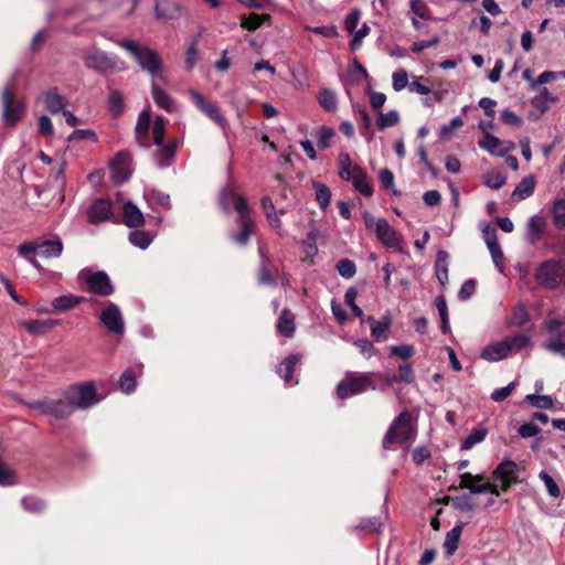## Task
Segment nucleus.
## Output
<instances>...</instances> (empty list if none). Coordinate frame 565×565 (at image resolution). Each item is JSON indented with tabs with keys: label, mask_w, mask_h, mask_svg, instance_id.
I'll use <instances>...</instances> for the list:
<instances>
[{
	"label": "nucleus",
	"mask_w": 565,
	"mask_h": 565,
	"mask_svg": "<svg viewBox=\"0 0 565 565\" xmlns=\"http://www.w3.org/2000/svg\"><path fill=\"white\" fill-rule=\"evenodd\" d=\"M375 233L377 238L387 247H395L399 243L397 232L388 224L387 220L380 217L375 224Z\"/></svg>",
	"instance_id": "f3484780"
},
{
	"label": "nucleus",
	"mask_w": 565,
	"mask_h": 565,
	"mask_svg": "<svg viewBox=\"0 0 565 565\" xmlns=\"http://www.w3.org/2000/svg\"><path fill=\"white\" fill-rule=\"evenodd\" d=\"M41 98L43 99L46 110L51 114L63 111L67 105L66 97L60 94L56 88L43 93Z\"/></svg>",
	"instance_id": "aec40b11"
},
{
	"label": "nucleus",
	"mask_w": 565,
	"mask_h": 565,
	"mask_svg": "<svg viewBox=\"0 0 565 565\" xmlns=\"http://www.w3.org/2000/svg\"><path fill=\"white\" fill-rule=\"evenodd\" d=\"M542 348L551 353L565 358V341L545 340L542 343Z\"/></svg>",
	"instance_id": "774afa93"
},
{
	"label": "nucleus",
	"mask_w": 565,
	"mask_h": 565,
	"mask_svg": "<svg viewBox=\"0 0 565 565\" xmlns=\"http://www.w3.org/2000/svg\"><path fill=\"white\" fill-rule=\"evenodd\" d=\"M124 223L128 227L141 226L145 222L142 212L131 202H127L122 206Z\"/></svg>",
	"instance_id": "c85d7f7f"
},
{
	"label": "nucleus",
	"mask_w": 565,
	"mask_h": 565,
	"mask_svg": "<svg viewBox=\"0 0 565 565\" xmlns=\"http://www.w3.org/2000/svg\"><path fill=\"white\" fill-rule=\"evenodd\" d=\"M22 507L25 511L32 512V513H40L44 510L45 504L44 502L35 497H25L22 499Z\"/></svg>",
	"instance_id": "338daca9"
},
{
	"label": "nucleus",
	"mask_w": 565,
	"mask_h": 565,
	"mask_svg": "<svg viewBox=\"0 0 565 565\" xmlns=\"http://www.w3.org/2000/svg\"><path fill=\"white\" fill-rule=\"evenodd\" d=\"M479 147L492 156L503 157L510 149L494 135L486 132L479 140Z\"/></svg>",
	"instance_id": "393cba45"
},
{
	"label": "nucleus",
	"mask_w": 565,
	"mask_h": 565,
	"mask_svg": "<svg viewBox=\"0 0 565 565\" xmlns=\"http://www.w3.org/2000/svg\"><path fill=\"white\" fill-rule=\"evenodd\" d=\"M99 320L103 326L111 333H125V320L119 307L114 302H108L100 311Z\"/></svg>",
	"instance_id": "9b49d317"
},
{
	"label": "nucleus",
	"mask_w": 565,
	"mask_h": 565,
	"mask_svg": "<svg viewBox=\"0 0 565 565\" xmlns=\"http://www.w3.org/2000/svg\"><path fill=\"white\" fill-rule=\"evenodd\" d=\"M199 49H198V39L193 40L185 52L184 57V67L186 71H192L198 62Z\"/></svg>",
	"instance_id": "6e6d98bb"
},
{
	"label": "nucleus",
	"mask_w": 565,
	"mask_h": 565,
	"mask_svg": "<svg viewBox=\"0 0 565 565\" xmlns=\"http://www.w3.org/2000/svg\"><path fill=\"white\" fill-rule=\"evenodd\" d=\"M2 118L6 122L14 126L22 117L24 111V105L21 102H17L13 97L12 88L6 86L2 95Z\"/></svg>",
	"instance_id": "f8f14e48"
},
{
	"label": "nucleus",
	"mask_w": 565,
	"mask_h": 565,
	"mask_svg": "<svg viewBox=\"0 0 565 565\" xmlns=\"http://www.w3.org/2000/svg\"><path fill=\"white\" fill-rule=\"evenodd\" d=\"M338 167L339 177L344 181H349L350 178H352V174H354V170L360 168L359 166L352 163V160L347 152H340L338 157Z\"/></svg>",
	"instance_id": "e433bc0d"
},
{
	"label": "nucleus",
	"mask_w": 565,
	"mask_h": 565,
	"mask_svg": "<svg viewBox=\"0 0 565 565\" xmlns=\"http://www.w3.org/2000/svg\"><path fill=\"white\" fill-rule=\"evenodd\" d=\"M545 220L541 215H533L529 218L526 226V239L534 244L543 234Z\"/></svg>",
	"instance_id": "473e14b6"
},
{
	"label": "nucleus",
	"mask_w": 565,
	"mask_h": 565,
	"mask_svg": "<svg viewBox=\"0 0 565 565\" xmlns=\"http://www.w3.org/2000/svg\"><path fill=\"white\" fill-rule=\"evenodd\" d=\"M415 380V374L412 364L404 363L398 366L397 375L394 377L396 382L411 384Z\"/></svg>",
	"instance_id": "680f3d73"
},
{
	"label": "nucleus",
	"mask_w": 565,
	"mask_h": 565,
	"mask_svg": "<svg viewBox=\"0 0 565 565\" xmlns=\"http://www.w3.org/2000/svg\"><path fill=\"white\" fill-rule=\"evenodd\" d=\"M556 100L547 88H542L541 92L534 96L531 100L532 106L537 109L541 114H544L552 103Z\"/></svg>",
	"instance_id": "a19ab883"
},
{
	"label": "nucleus",
	"mask_w": 565,
	"mask_h": 565,
	"mask_svg": "<svg viewBox=\"0 0 565 565\" xmlns=\"http://www.w3.org/2000/svg\"><path fill=\"white\" fill-rule=\"evenodd\" d=\"M318 102L320 104V106L329 111V113H334L338 108V98H337V94L329 89V88H322L319 93H318Z\"/></svg>",
	"instance_id": "ea45409f"
},
{
	"label": "nucleus",
	"mask_w": 565,
	"mask_h": 565,
	"mask_svg": "<svg viewBox=\"0 0 565 565\" xmlns=\"http://www.w3.org/2000/svg\"><path fill=\"white\" fill-rule=\"evenodd\" d=\"M20 324L31 334L35 337L44 335L53 328L61 324V320L46 319V320H22Z\"/></svg>",
	"instance_id": "a211bd4d"
},
{
	"label": "nucleus",
	"mask_w": 565,
	"mask_h": 565,
	"mask_svg": "<svg viewBox=\"0 0 565 565\" xmlns=\"http://www.w3.org/2000/svg\"><path fill=\"white\" fill-rule=\"evenodd\" d=\"M416 437V428L409 412H402L391 424L383 438V448L390 449L393 445H404Z\"/></svg>",
	"instance_id": "20e7f679"
},
{
	"label": "nucleus",
	"mask_w": 565,
	"mask_h": 565,
	"mask_svg": "<svg viewBox=\"0 0 565 565\" xmlns=\"http://www.w3.org/2000/svg\"><path fill=\"white\" fill-rule=\"evenodd\" d=\"M115 43L127 51L140 68L150 75L151 82H166L162 61L157 51L129 39L116 40Z\"/></svg>",
	"instance_id": "f257e3e1"
},
{
	"label": "nucleus",
	"mask_w": 565,
	"mask_h": 565,
	"mask_svg": "<svg viewBox=\"0 0 565 565\" xmlns=\"http://www.w3.org/2000/svg\"><path fill=\"white\" fill-rule=\"evenodd\" d=\"M319 237V231L312 226L307 233L302 241V249L307 257L311 258L318 254L317 239Z\"/></svg>",
	"instance_id": "79ce46f5"
},
{
	"label": "nucleus",
	"mask_w": 565,
	"mask_h": 565,
	"mask_svg": "<svg viewBox=\"0 0 565 565\" xmlns=\"http://www.w3.org/2000/svg\"><path fill=\"white\" fill-rule=\"evenodd\" d=\"M461 531V525H456L446 534L444 548L447 555H452L458 548Z\"/></svg>",
	"instance_id": "a18cd8bd"
},
{
	"label": "nucleus",
	"mask_w": 565,
	"mask_h": 565,
	"mask_svg": "<svg viewBox=\"0 0 565 565\" xmlns=\"http://www.w3.org/2000/svg\"><path fill=\"white\" fill-rule=\"evenodd\" d=\"M535 189V179L534 177L530 175L524 179H522L518 185L515 186L513 193H512V200L514 201H521L526 198H529Z\"/></svg>",
	"instance_id": "f704fd0d"
},
{
	"label": "nucleus",
	"mask_w": 565,
	"mask_h": 565,
	"mask_svg": "<svg viewBox=\"0 0 565 565\" xmlns=\"http://www.w3.org/2000/svg\"><path fill=\"white\" fill-rule=\"evenodd\" d=\"M482 480L483 477L481 475L465 472L460 476V487L469 489L472 494L490 492L495 497L501 495V490L499 489L498 483L483 482Z\"/></svg>",
	"instance_id": "9d476101"
},
{
	"label": "nucleus",
	"mask_w": 565,
	"mask_h": 565,
	"mask_svg": "<svg viewBox=\"0 0 565 565\" xmlns=\"http://www.w3.org/2000/svg\"><path fill=\"white\" fill-rule=\"evenodd\" d=\"M312 136L317 139L319 149L326 150L332 146V140L335 137V130L329 126L318 127Z\"/></svg>",
	"instance_id": "72a5a7b5"
},
{
	"label": "nucleus",
	"mask_w": 565,
	"mask_h": 565,
	"mask_svg": "<svg viewBox=\"0 0 565 565\" xmlns=\"http://www.w3.org/2000/svg\"><path fill=\"white\" fill-rule=\"evenodd\" d=\"M565 277V263L556 259H548L539 265L535 278L537 282L547 289L557 288Z\"/></svg>",
	"instance_id": "423d86ee"
},
{
	"label": "nucleus",
	"mask_w": 565,
	"mask_h": 565,
	"mask_svg": "<svg viewBox=\"0 0 565 565\" xmlns=\"http://www.w3.org/2000/svg\"><path fill=\"white\" fill-rule=\"evenodd\" d=\"M545 330L548 334L547 340L564 341L565 339V320L551 319L545 323Z\"/></svg>",
	"instance_id": "58836bf2"
},
{
	"label": "nucleus",
	"mask_w": 565,
	"mask_h": 565,
	"mask_svg": "<svg viewBox=\"0 0 565 565\" xmlns=\"http://www.w3.org/2000/svg\"><path fill=\"white\" fill-rule=\"evenodd\" d=\"M64 397L70 403V406H72L73 412L75 409H88L102 401L93 381L71 385L64 392Z\"/></svg>",
	"instance_id": "39448f33"
},
{
	"label": "nucleus",
	"mask_w": 565,
	"mask_h": 565,
	"mask_svg": "<svg viewBox=\"0 0 565 565\" xmlns=\"http://www.w3.org/2000/svg\"><path fill=\"white\" fill-rule=\"evenodd\" d=\"M313 188L316 190V199L319 206L321 207V210L326 211L330 204V189L326 184L319 182H315Z\"/></svg>",
	"instance_id": "3c124183"
},
{
	"label": "nucleus",
	"mask_w": 565,
	"mask_h": 565,
	"mask_svg": "<svg viewBox=\"0 0 565 565\" xmlns=\"http://www.w3.org/2000/svg\"><path fill=\"white\" fill-rule=\"evenodd\" d=\"M379 179L383 188L388 190L392 195H399V191L395 188L394 174L391 170L383 169L379 174Z\"/></svg>",
	"instance_id": "bf43d9fd"
},
{
	"label": "nucleus",
	"mask_w": 565,
	"mask_h": 565,
	"mask_svg": "<svg viewBox=\"0 0 565 565\" xmlns=\"http://www.w3.org/2000/svg\"><path fill=\"white\" fill-rule=\"evenodd\" d=\"M153 237L145 231H132L129 234V242L131 245L140 248V249H147L149 245L152 243Z\"/></svg>",
	"instance_id": "49530a36"
},
{
	"label": "nucleus",
	"mask_w": 565,
	"mask_h": 565,
	"mask_svg": "<svg viewBox=\"0 0 565 565\" xmlns=\"http://www.w3.org/2000/svg\"><path fill=\"white\" fill-rule=\"evenodd\" d=\"M150 124H151L150 113L147 110H143L142 113H140L138 116L135 131H136V139L141 147L148 148L150 146L149 142L147 141L148 132L150 129Z\"/></svg>",
	"instance_id": "bb28decb"
},
{
	"label": "nucleus",
	"mask_w": 565,
	"mask_h": 565,
	"mask_svg": "<svg viewBox=\"0 0 565 565\" xmlns=\"http://www.w3.org/2000/svg\"><path fill=\"white\" fill-rule=\"evenodd\" d=\"M530 321V315L524 305H516L508 319V324L521 328Z\"/></svg>",
	"instance_id": "37998d69"
},
{
	"label": "nucleus",
	"mask_w": 565,
	"mask_h": 565,
	"mask_svg": "<svg viewBox=\"0 0 565 565\" xmlns=\"http://www.w3.org/2000/svg\"><path fill=\"white\" fill-rule=\"evenodd\" d=\"M492 262L500 274L504 273V256L499 243L487 246Z\"/></svg>",
	"instance_id": "4d7b16f0"
},
{
	"label": "nucleus",
	"mask_w": 565,
	"mask_h": 565,
	"mask_svg": "<svg viewBox=\"0 0 565 565\" xmlns=\"http://www.w3.org/2000/svg\"><path fill=\"white\" fill-rule=\"evenodd\" d=\"M376 385L369 375L350 377L337 385V395L345 399L354 395L364 393L367 390H375Z\"/></svg>",
	"instance_id": "1a4fd4ad"
},
{
	"label": "nucleus",
	"mask_w": 565,
	"mask_h": 565,
	"mask_svg": "<svg viewBox=\"0 0 565 565\" xmlns=\"http://www.w3.org/2000/svg\"><path fill=\"white\" fill-rule=\"evenodd\" d=\"M154 14L158 19H177L180 14V8L174 3L156 4Z\"/></svg>",
	"instance_id": "de8ad7c7"
},
{
	"label": "nucleus",
	"mask_w": 565,
	"mask_h": 565,
	"mask_svg": "<svg viewBox=\"0 0 565 565\" xmlns=\"http://www.w3.org/2000/svg\"><path fill=\"white\" fill-rule=\"evenodd\" d=\"M260 204L270 227L275 230L279 236H284L281 220L277 214V210L275 209L273 200L269 196H263L260 200Z\"/></svg>",
	"instance_id": "b1692460"
},
{
	"label": "nucleus",
	"mask_w": 565,
	"mask_h": 565,
	"mask_svg": "<svg viewBox=\"0 0 565 565\" xmlns=\"http://www.w3.org/2000/svg\"><path fill=\"white\" fill-rule=\"evenodd\" d=\"M277 330L278 332L287 338H290L294 335L295 332V319L292 313L284 309L277 323Z\"/></svg>",
	"instance_id": "4c0bfd02"
},
{
	"label": "nucleus",
	"mask_w": 565,
	"mask_h": 565,
	"mask_svg": "<svg viewBox=\"0 0 565 565\" xmlns=\"http://www.w3.org/2000/svg\"><path fill=\"white\" fill-rule=\"evenodd\" d=\"M518 465L512 460H504L497 466L492 472L493 482L499 484L501 493L507 492L510 487L518 482Z\"/></svg>",
	"instance_id": "ddd939ff"
},
{
	"label": "nucleus",
	"mask_w": 565,
	"mask_h": 565,
	"mask_svg": "<svg viewBox=\"0 0 565 565\" xmlns=\"http://www.w3.org/2000/svg\"><path fill=\"white\" fill-rule=\"evenodd\" d=\"M539 478L543 481L548 494L552 498H558L561 495L559 487L546 471H541Z\"/></svg>",
	"instance_id": "0e129e2a"
},
{
	"label": "nucleus",
	"mask_w": 565,
	"mask_h": 565,
	"mask_svg": "<svg viewBox=\"0 0 565 565\" xmlns=\"http://www.w3.org/2000/svg\"><path fill=\"white\" fill-rule=\"evenodd\" d=\"M526 401L536 408L550 409L553 407L554 402L550 395L529 394Z\"/></svg>",
	"instance_id": "5fc2aeb1"
},
{
	"label": "nucleus",
	"mask_w": 565,
	"mask_h": 565,
	"mask_svg": "<svg viewBox=\"0 0 565 565\" xmlns=\"http://www.w3.org/2000/svg\"><path fill=\"white\" fill-rule=\"evenodd\" d=\"M74 412L67 399L63 396L61 399H51L46 415H50L56 419H65L70 417Z\"/></svg>",
	"instance_id": "c756f323"
},
{
	"label": "nucleus",
	"mask_w": 565,
	"mask_h": 565,
	"mask_svg": "<svg viewBox=\"0 0 565 565\" xmlns=\"http://www.w3.org/2000/svg\"><path fill=\"white\" fill-rule=\"evenodd\" d=\"M124 108V98L118 90H111L108 98V109L114 116L121 114Z\"/></svg>",
	"instance_id": "052dcab7"
},
{
	"label": "nucleus",
	"mask_w": 565,
	"mask_h": 565,
	"mask_svg": "<svg viewBox=\"0 0 565 565\" xmlns=\"http://www.w3.org/2000/svg\"><path fill=\"white\" fill-rule=\"evenodd\" d=\"M488 430L482 427L475 428L460 445L461 450H470L477 444L483 441L487 437Z\"/></svg>",
	"instance_id": "c03bdc74"
},
{
	"label": "nucleus",
	"mask_w": 565,
	"mask_h": 565,
	"mask_svg": "<svg viewBox=\"0 0 565 565\" xmlns=\"http://www.w3.org/2000/svg\"><path fill=\"white\" fill-rule=\"evenodd\" d=\"M78 279L92 294L107 297L114 292V286L105 271H92L86 268L78 273Z\"/></svg>",
	"instance_id": "0eeeda50"
},
{
	"label": "nucleus",
	"mask_w": 565,
	"mask_h": 565,
	"mask_svg": "<svg viewBox=\"0 0 565 565\" xmlns=\"http://www.w3.org/2000/svg\"><path fill=\"white\" fill-rule=\"evenodd\" d=\"M299 361V354H290L277 367L278 375L285 381L286 384H298V381H292V372Z\"/></svg>",
	"instance_id": "cd10ccee"
},
{
	"label": "nucleus",
	"mask_w": 565,
	"mask_h": 565,
	"mask_svg": "<svg viewBox=\"0 0 565 565\" xmlns=\"http://www.w3.org/2000/svg\"><path fill=\"white\" fill-rule=\"evenodd\" d=\"M142 367L139 363L121 373L118 385L122 393L129 395L136 391V377L142 373Z\"/></svg>",
	"instance_id": "412c9836"
},
{
	"label": "nucleus",
	"mask_w": 565,
	"mask_h": 565,
	"mask_svg": "<svg viewBox=\"0 0 565 565\" xmlns=\"http://www.w3.org/2000/svg\"><path fill=\"white\" fill-rule=\"evenodd\" d=\"M158 161L160 168H166L170 166V160L173 158L175 150H177V143L172 142L169 145H164L162 142V146H158Z\"/></svg>",
	"instance_id": "09e8293b"
},
{
	"label": "nucleus",
	"mask_w": 565,
	"mask_h": 565,
	"mask_svg": "<svg viewBox=\"0 0 565 565\" xmlns=\"http://www.w3.org/2000/svg\"><path fill=\"white\" fill-rule=\"evenodd\" d=\"M354 174L349 181L352 182L354 189L362 195L369 198L373 194V188L370 184L367 177L362 168H356Z\"/></svg>",
	"instance_id": "2f4dec72"
},
{
	"label": "nucleus",
	"mask_w": 565,
	"mask_h": 565,
	"mask_svg": "<svg viewBox=\"0 0 565 565\" xmlns=\"http://www.w3.org/2000/svg\"><path fill=\"white\" fill-rule=\"evenodd\" d=\"M237 198H243V196L237 195L235 193L234 189H232L230 185L225 186L222 190L221 195H220V201H221L223 209L226 212H230L231 207L233 206V209L235 210Z\"/></svg>",
	"instance_id": "603ef678"
},
{
	"label": "nucleus",
	"mask_w": 565,
	"mask_h": 565,
	"mask_svg": "<svg viewBox=\"0 0 565 565\" xmlns=\"http://www.w3.org/2000/svg\"><path fill=\"white\" fill-rule=\"evenodd\" d=\"M84 300L85 298L82 296H76L73 294L62 295L52 299L51 311L55 312V315L67 312L82 303Z\"/></svg>",
	"instance_id": "6ab92c4d"
},
{
	"label": "nucleus",
	"mask_w": 565,
	"mask_h": 565,
	"mask_svg": "<svg viewBox=\"0 0 565 565\" xmlns=\"http://www.w3.org/2000/svg\"><path fill=\"white\" fill-rule=\"evenodd\" d=\"M399 122V115L396 110H390L386 114L380 111L377 114L376 126L380 130L395 126Z\"/></svg>",
	"instance_id": "8fccbe9b"
},
{
	"label": "nucleus",
	"mask_w": 565,
	"mask_h": 565,
	"mask_svg": "<svg viewBox=\"0 0 565 565\" xmlns=\"http://www.w3.org/2000/svg\"><path fill=\"white\" fill-rule=\"evenodd\" d=\"M337 269L343 278H352L356 273L354 262L349 258L340 259L337 264Z\"/></svg>",
	"instance_id": "69168bd1"
},
{
	"label": "nucleus",
	"mask_w": 565,
	"mask_h": 565,
	"mask_svg": "<svg viewBox=\"0 0 565 565\" xmlns=\"http://www.w3.org/2000/svg\"><path fill=\"white\" fill-rule=\"evenodd\" d=\"M367 320L371 322V335L376 341L386 340L388 338L392 324L390 315L383 316L380 321L375 320L373 317H369Z\"/></svg>",
	"instance_id": "a878e982"
},
{
	"label": "nucleus",
	"mask_w": 565,
	"mask_h": 565,
	"mask_svg": "<svg viewBox=\"0 0 565 565\" xmlns=\"http://www.w3.org/2000/svg\"><path fill=\"white\" fill-rule=\"evenodd\" d=\"M531 338L524 333H516L503 340L490 342L480 352V358L487 362L494 363L508 359L511 354L531 347Z\"/></svg>",
	"instance_id": "f03ea898"
},
{
	"label": "nucleus",
	"mask_w": 565,
	"mask_h": 565,
	"mask_svg": "<svg viewBox=\"0 0 565 565\" xmlns=\"http://www.w3.org/2000/svg\"><path fill=\"white\" fill-rule=\"evenodd\" d=\"M189 95L191 96L194 105L211 120H213L216 125H218L222 129L226 128L227 121L225 117L220 113L217 106L206 100L202 94L199 92L191 89L189 90Z\"/></svg>",
	"instance_id": "4468645a"
},
{
	"label": "nucleus",
	"mask_w": 565,
	"mask_h": 565,
	"mask_svg": "<svg viewBox=\"0 0 565 565\" xmlns=\"http://www.w3.org/2000/svg\"><path fill=\"white\" fill-rule=\"evenodd\" d=\"M88 221L98 224L113 217L111 203L105 199H96L88 210Z\"/></svg>",
	"instance_id": "dca6fc26"
},
{
	"label": "nucleus",
	"mask_w": 565,
	"mask_h": 565,
	"mask_svg": "<svg viewBox=\"0 0 565 565\" xmlns=\"http://www.w3.org/2000/svg\"><path fill=\"white\" fill-rule=\"evenodd\" d=\"M143 198H145L147 204L149 205V207L152 209L153 211L157 207H162V209L168 210L171 206L170 195L166 194L163 192L157 191V190H146L143 193Z\"/></svg>",
	"instance_id": "7c9ffc66"
},
{
	"label": "nucleus",
	"mask_w": 565,
	"mask_h": 565,
	"mask_svg": "<svg viewBox=\"0 0 565 565\" xmlns=\"http://www.w3.org/2000/svg\"><path fill=\"white\" fill-rule=\"evenodd\" d=\"M158 81L151 82V96L153 98L154 104L166 110L167 113H172L177 108L175 102L170 97V95L158 85Z\"/></svg>",
	"instance_id": "4be33fe9"
},
{
	"label": "nucleus",
	"mask_w": 565,
	"mask_h": 565,
	"mask_svg": "<svg viewBox=\"0 0 565 565\" xmlns=\"http://www.w3.org/2000/svg\"><path fill=\"white\" fill-rule=\"evenodd\" d=\"M448 258L449 255L446 250H439L437 253L435 271L436 277L441 286H446L448 282Z\"/></svg>",
	"instance_id": "c9c22d12"
},
{
	"label": "nucleus",
	"mask_w": 565,
	"mask_h": 565,
	"mask_svg": "<svg viewBox=\"0 0 565 565\" xmlns=\"http://www.w3.org/2000/svg\"><path fill=\"white\" fill-rule=\"evenodd\" d=\"M235 211L239 215V231L231 235V239L241 246H245L254 230V223L249 218V209L245 198L236 199Z\"/></svg>",
	"instance_id": "6e6552de"
},
{
	"label": "nucleus",
	"mask_w": 565,
	"mask_h": 565,
	"mask_svg": "<svg viewBox=\"0 0 565 565\" xmlns=\"http://www.w3.org/2000/svg\"><path fill=\"white\" fill-rule=\"evenodd\" d=\"M554 223L557 228H565V199L557 200L553 206Z\"/></svg>",
	"instance_id": "e2e57ef3"
},
{
	"label": "nucleus",
	"mask_w": 565,
	"mask_h": 565,
	"mask_svg": "<svg viewBox=\"0 0 565 565\" xmlns=\"http://www.w3.org/2000/svg\"><path fill=\"white\" fill-rule=\"evenodd\" d=\"M153 142L156 146H162L166 135V120L162 116H157L152 127Z\"/></svg>",
	"instance_id": "13d9d810"
},
{
	"label": "nucleus",
	"mask_w": 565,
	"mask_h": 565,
	"mask_svg": "<svg viewBox=\"0 0 565 565\" xmlns=\"http://www.w3.org/2000/svg\"><path fill=\"white\" fill-rule=\"evenodd\" d=\"M82 58L87 68L99 73L122 72L127 65L116 54L107 53L96 45H90L82 51Z\"/></svg>",
	"instance_id": "7ed1b4c3"
},
{
	"label": "nucleus",
	"mask_w": 565,
	"mask_h": 565,
	"mask_svg": "<svg viewBox=\"0 0 565 565\" xmlns=\"http://www.w3.org/2000/svg\"><path fill=\"white\" fill-rule=\"evenodd\" d=\"M111 177L115 183H124L131 175L130 156L128 152H119L111 164Z\"/></svg>",
	"instance_id": "2eb2a0df"
},
{
	"label": "nucleus",
	"mask_w": 565,
	"mask_h": 565,
	"mask_svg": "<svg viewBox=\"0 0 565 565\" xmlns=\"http://www.w3.org/2000/svg\"><path fill=\"white\" fill-rule=\"evenodd\" d=\"M268 19H269L268 14L258 15V14L252 13L248 17H242L241 26L248 31H254L257 28H259L265 20H268Z\"/></svg>",
	"instance_id": "864d4df0"
},
{
	"label": "nucleus",
	"mask_w": 565,
	"mask_h": 565,
	"mask_svg": "<svg viewBox=\"0 0 565 565\" xmlns=\"http://www.w3.org/2000/svg\"><path fill=\"white\" fill-rule=\"evenodd\" d=\"M39 255L45 258H56L63 252V242L58 236L39 239Z\"/></svg>",
	"instance_id": "5701e85b"
}]
</instances>
